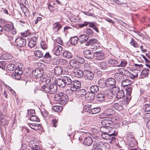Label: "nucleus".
Returning a JSON list of instances; mask_svg holds the SVG:
<instances>
[{
    "mask_svg": "<svg viewBox=\"0 0 150 150\" xmlns=\"http://www.w3.org/2000/svg\"><path fill=\"white\" fill-rule=\"evenodd\" d=\"M43 72V70L37 69L32 71V76L33 78L37 79L42 76Z\"/></svg>",
    "mask_w": 150,
    "mask_h": 150,
    "instance_id": "8",
    "label": "nucleus"
},
{
    "mask_svg": "<svg viewBox=\"0 0 150 150\" xmlns=\"http://www.w3.org/2000/svg\"><path fill=\"white\" fill-rule=\"evenodd\" d=\"M108 64L113 66H117L119 63V61L116 59H110L108 60Z\"/></svg>",
    "mask_w": 150,
    "mask_h": 150,
    "instance_id": "29",
    "label": "nucleus"
},
{
    "mask_svg": "<svg viewBox=\"0 0 150 150\" xmlns=\"http://www.w3.org/2000/svg\"><path fill=\"white\" fill-rule=\"evenodd\" d=\"M6 63L3 61L0 62V68L4 69L5 68Z\"/></svg>",
    "mask_w": 150,
    "mask_h": 150,
    "instance_id": "57",
    "label": "nucleus"
},
{
    "mask_svg": "<svg viewBox=\"0 0 150 150\" xmlns=\"http://www.w3.org/2000/svg\"><path fill=\"white\" fill-rule=\"evenodd\" d=\"M116 81L114 79L109 78L106 80V85H107V89H109L111 88L115 87V84Z\"/></svg>",
    "mask_w": 150,
    "mask_h": 150,
    "instance_id": "7",
    "label": "nucleus"
},
{
    "mask_svg": "<svg viewBox=\"0 0 150 150\" xmlns=\"http://www.w3.org/2000/svg\"><path fill=\"white\" fill-rule=\"evenodd\" d=\"M28 125L30 128L35 130H40L41 129V126L39 124L30 123Z\"/></svg>",
    "mask_w": 150,
    "mask_h": 150,
    "instance_id": "21",
    "label": "nucleus"
},
{
    "mask_svg": "<svg viewBox=\"0 0 150 150\" xmlns=\"http://www.w3.org/2000/svg\"><path fill=\"white\" fill-rule=\"evenodd\" d=\"M97 41L96 39L94 38H91L89 40V41H87L86 43H85V45H98Z\"/></svg>",
    "mask_w": 150,
    "mask_h": 150,
    "instance_id": "24",
    "label": "nucleus"
},
{
    "mask_svg": "<svg viewBox=\"0 0 150 150\" xmlns=\"http://www.w3.org/2000/svg\"><path fill=\"white\" fill-rule=\"evenodd\" d=\"M12 57V55L7 53H4L2 54L0 57L1 59H8Z\"/></svg>",
    "mask_w": 150,
    "mask_h": 150,
    "instance_id": "30",
    "label": "nucleus"
},
{
    "mask_svg": "<svg viewBox=\"0 0 150 150\" xmlns=\"http://www.w3.org/2000/svg\"><path fill=\"white\" fill-rule=\"evenodd\" d=\"M126 90V97L124 99L125 100H126L127 102H129L132 98L131 93L132 92V88L131 87H128Z\"/></svg>",
    "mask_w": 150,
    "mask_h": 150,
    "instance_id": "14",
    "label": "nucleus"
},
{
    "mask_svg": "<svg viewBox=\"0 0 150 150\" xmlns=\"http://www.w3.org/2000/svg\"><path fill=\"white\" fill-rule=\"evenodd\" d=\"M127 64V62L125 60H122L120 63L119 64V63L117 65V67H125Z\"/></svg>",
    "mask_w": 150,
    "mask_h": 150,
    "instance_id": "48",
    "label": "nucleus"
},
{
    "mask_svg": "<svg viewBox=\"0 0 150 150\" xmlns=\"http://www.w3.org/2000/svg\"><path fill=\"white\" fill-rule=\"evenodd\" d=\"M81 86L80 82L77 81H74L70 85V90L71 91H75L78 88H80Z\"/></svg>",
    "mask_w": 150,
    "mask_h": 150,
    "instance_id": "9",
    "label": "nucleus"
},
{
    "mask_svg": "<svg viewBox=\"0 0 150 150\" xmlns=\"http://www.w3.org/2000/svg\"><path fill=\"white\" fill-rule=\"evenodd\" d=\"M52 38L53 40H55L56 42L61 45H63V42L62 40V39L58 37L57 38L55 39L53 37Z\"/></svg>",
    "mask_w": 150,
    "mask_h": 150,
    "instance_id": "47",
    "label": "nucleus"
},
{
    "mask_svg": "<svg viewBox=\"0 0 150 150\" xmlns=\"http://www.w3.org/2000/svg\"><path fill=\"white\" fill-rule=\"evenodd\" d=\"M100 149H102L101 145L98 144H94L93 148L91 150H99Z\"/></svg>",
    "mask_w": 150,
    "mask_h": 150,
    "instance_id": "46",
    "label": "nucleus"
},
{
    "mask_svg": "<svg viewBox=\"0 0 150 150\" xmlns=\"http://www.w3.org/2000/svg\"><path fill=\"white\" fill-rule=\"evenodd\" d=\"M70 65L72 67L76 68L78 67V62L74 59L71 60L69 62Z\"/></svg>",
    "mask_w": 150,
    "mask_h": 150,
    "instance_id": "38",
    "label": "nucleus"
},
{
    "mask_svg": "<svg viewBox=\"0 0 150 150\" xmlns=\"http://www.w3.org/2000/svg\"><path fill=\"white\" fill-rule=\"evenodd\" d=\"M84 35H80L79 38V42H80L81 44L83 43L84 42Z\"/></svg>",
    "mask_w": 150,
    "mask_h": 150,
    "instance_id": "54",
    "label": "nucleus"
},
{
    "mask_svg": "<svg viewBox=\"0 0 150 150\" xmlns=\"http://www.w3.org/2000/svg\"><path fill=\"white\" fill-rule=\"evenodd\" d=\"M145 110L146 112H149L150 111V105L146 104L145 105Z\"/></svg>",
    "mask_w": 150,
    "mask_h": 150,
    "instance_id": "64",
    "label": "nucleus"
},
{
    "mask_svg": "<svg viewBox=\"0 0 150 150\" xmlns=\"http://www.w3.org/2000/svg\"><path fill=\"white\" fill-rule=\"evenodd\" d=\"M72 95H69L60 92L54 95V100L55 103L59 104L62 105H64L68 101H71L72 100Z\"/></svg>",
    "mask_w": 150,
    "mask_h": 150,
    "instance_id": "1",
    "label": "nucleus"
},
{
    "mask_svg": "<svg viewBox=\"0 0 150 150\" xmlns=\"http://www.w3.org/2000/svg\"><path fill=\"white\" fill-rule=\"evenodd\" d=\"M62 24L58 22L54 23L53 24V29L55 32H56L59 30L62 27Z\"/></svg>",
    "mask_w": 150,
    "mask_h": 150,
    "instance_id": "19",
    "label": "nucleus"
},
{
    "mask_svg": "<svg viewBox=\"0 0 150 150\" xmlns=\"http://www.w3.org/2000/svg\"><path fill=\"white\" fill-rule=\"evenodd\" d=\"M105 96L104 93H99L97 95V100L99 102H103L105 100Z\"/></svg>",
    "mask_w": 150,
    "mask_h": 150,
    "instance_id": "28",
    "label": "nucleus"
},
{
    "mask_svg": "<svg viewBox=\"0 0 150 150\" xmlns=\"http://www.w3.org/2000/svg\"><path fill=\"white\" fill-rule=\"evenodd\" d=\"M95 25L94 23L93 22H85V26L88 25L89 27L93 28Z\"/></svg>",
    "mask_w": 150,
    "mask_h": 150,
    "instance_id": "59",
    "label": "nucleus"
},
{
    "mask_svg": "<svg viewBox=\"0 0 150 150\" xmlns=\"http://www.w3.org/2000/svg\"><path fill=\"white\" fill-rule=\"evenodd\" d=\"M123 76L122 74H120L119 73H116L114 75V77L115 79L118 81H120Z\"/></svg>",
    "mask_w": 150,
    "mask_h": 150,
    "instance_id": "43",
    "label": "nucleus"
},
{
    "mask_svg": "<svg viewBox=\"0 0 150 150\" xmlns=\"http://www.w3.org/2000/svg\"><path fill=\"white\" fill-rule=\"evenodd\" d=\"M116 89L118 91L116 96V98L118 99L123 98L125 96L123 91L122 90H120V89L118 88H116Z\"/></svg>",
    "mask_w": 150,
    "mask_h": 150,
    "instance_id": "26",
    "label": "nucleus"
},
{
    "mask_svg": "<svg viewBox=\"0 0 150 150\" xmlns=\"http://www.w3.org/2000/svg\"><path fill=\"white\" fill-rule=\"evenodd\" d=\"M40 45L41 48L44 50H45L47 48V45L45 42H41L40 44Z\"/></svg>",
    "mask_w": 150,
    "mask_h": 150,
    "instance_id": "56",
    "label": "nucleus"
},
{
    "mask_svg": "<svg viewBox=\"0 0 150 150\" xmlns=\"http://www.w3.org/2000/svg\"><path fill=\"white\" fill-rule=\"evenodd\" d=\"M135 71H133L132 73H131L128 71V74L127 75L132 79L135 78L137 77L138 75L137 72H135Z\"/></svg>",
    "mask_w": 150,
    "mask_h": 150,
    "instance_id": "35",
    "label": "nucleus"
},
{
    "mask_svg": "<svg viewBox=\"0 0 150 150\" xmlns=\"http://www.w3.org/2000/svg\"><path fill=\"white\" fill-rule=\"evenodd\" d=\"M60 60L59 59L56 58L53 59L52 61V64L53 65H57L59 64Z\"/></svg>",
    "mask_w": 150,
    "mask_h": 150,
    "instance_id": "58",
    "label": "nucleus"
},
{
    "mask_svg": "<svg viewBox=\"0 0 150 150\" xmlns=\"http://www.w3.org/2000/svg\"><path fill=\"white\" fill-rule=\"evenodd\" d=\"M16 45L19 47L25 46L26 43V40L24 38L19 37L15 40Z\"/></svg>",
    "mask_w": 150,
    "mask_h": 150,
    "instance_id": "5",
    "label": "nucleus"
},
{
    "mask_svg": "<svg viewBox=\"0 0 150 150\" xmlns=\"http://www.w3.org/2000/svg\"><path fill=\"white\" fill-rule=\"evenodd\" d=\"M30 32L28 30H27L24 32L22 33V35L24 37H26L28 35H29Z\"/></svg>",
    "mask_w": 150,
    "mask_h": 150,
    "instance_id": "60",
    "label": "nucleus"
},
{
    "mask_svg": "<svg viewBox=\"0 0 150 150\" xmlns=\"http://www.w3.org/2000/svg\"><path fill=\"white\" fill-rule=\"evenodd\" d=\"M53 71L54 75L57 76L62 74V69L60 66H56L54 67Z\"/></svg>",
    "mask_w": 150,
    "mask_h": 150,
    "instance_id": "16",
    "label": "nucleus"
},
{
    "mask_svg": "<svg viewBox=\"0 0 150 150\" xmlns=\"http://www.w3.org/2000/svg\"><path fill=\"white\" fill-rule=\"evenodd\" d=\"M94 55L96 59L98 60H102L105 58L104 54L102 51L95 52L94 53Z\"/></svg>",
    "mask_w": 150,
    "mask_h": 150,
    "instance_id": "12",
    "label": "nucleus"
},
{
    "mask_svg": "<svg viewBox=\"0 0 150 150\" xmlns=\"http://www.w3.org/2000/svg\"><path fill=\"white\" fill-rule=\"evenodd\" d=\"M49 84H45L41 88V90L44 91L45 93L49 92L50 93V90L49 88Z\"/></svg>",
    "mask_w": 150,
    "mask_h": 150,
    "instance_id": "32",
    "label": "nucleus"
},
{
    "mask_svg": "<svg viewBox=\"0 0 150 150\" xmlns=\"http://www.w3.org/2000/svg\"><path fill=\"white\" fill-rule=\"evenodd\" d=\"M63 54L64 56L68 59L72 58L73 56L71 53L68 51L64 52Z\"/></svg>",
    "mask_w": 150,
    "mask_h": 150,
    "instance_id": "49",
    "label": "nucleus"
},
{
    "mask_svg": "<svg viewBox=\"0 0 150 150\" xmlns=\"http://www.w3.org/2000/svg\"><path fill=\"white\" fill-rule=\"evenodd\" d=\"M149 70L146 68H144L142 71V76L143 78L148 76L149 74Z\"/></svg>",
    "mask_w": 150,
    "mask_h": 150,
    "instance_id": "44",
    "label": "nucleus"
},
{
    "mask_svg": "<svg viewBox=\"0 0 150 150\" xmlns=\"http://www.w3.org/2000/svg\"><path fill=\"white\" fill-rule=\"evenodd\" d=\"M100 130L102 134H108L110 135H114L115 130L112 127L109 126H101L100 128Z\"/></svg>",
    "mask_w": 150,
    "mask_h": 150,
    "instance_id": "3",
    "label": "nucleus"
},
{
    "mask_svg": "<svg viewBox=\"0 0 150 150\" xmlns=\"http://www.w3.org/2000/svg\"><path fill=\"white\" fill-rule=\"evenodd\" d=\"M112 135H110L108 134H102L101 137L104 139L110 141L111 139V137Z\"/></svg>",
    "mask_w": 150,
    "mask_h": 150,
    "instance_id": "39",
    "label": "nucleus"
},
{
    "mask_svg": "<svg viewBox=\"0 0 150 150\" xmlns=\"http://www.w3.org/2000/svg\"><path fill=\"white\" fill-rule=\"evenodd\" d=\"M51 56L49 52L46 53L43 57L44 62L49 64L51 61Z\"/></svg>",
    "mask_w": 150,
    "mask_h": 150,
    "instance_id": "22",
    "label": "nucleus"
},
{
    "mask_svg": "<svg viewBox=\"0 0 150 150\" xmlns=\"http://www.w3.org/2000/svg\"><path fill=\"white\" fill-rule=\"evenodd\" d=\"M86 130H88V132H85V133H88V134H89L90 132H91V131H93V128L91 127H86L85 129Z\"/></svg>",
    "mask_w": 150,
    "mask_h": 150,
    "instance_id": "61",
    "label": "nucleus"
},
{
    "mask_svg": "<svg viewBox=\"0 0 150 150\" xmlns=\"http://www.w3.org/2000/svg\"><path fill=\"white\" fill-rule=\"evenodd\" d=\"M94 93L88 92L85 94V102H89L92 101L94 98Z\"/></svg>",
    "mask_w": 150,
    "mask_h": 150,
    "instance_id": "10",
    "label": "nucleus"
},
{
    "mask_svg": "<svg viewBox=\"0 0 150 150\" xmlns=\"http://www.w3.org/2000/svg\"><path fill=\"white\" fill-rule=\"evenodd\" d=\"M13 25L12 24H6L3 27L4 30L7 32H9L10 31V30H12L13 29Z\"/></svg>",
    "mask_w": 150,
    "mask_h": 150,
    "instance_id": "31",
    "label": "nucleus"
},
{
    "mask_svg": "<svg viewBox=\"0 0 150 150\" xmlns=\"http://www.w3.org/2000/svg\"><path fill=\"white\" fill-rule=\"evenodd\" d=\"M78 38L76 36H74L71 38V44L74 45L77 44L78 42Z\"/></svg>",
    "mask_w": 150,
    "mask_h": 150,
    "instance_id": "42",
    "label": "nucleus"
},
{
    "mask_svg": "<svg viewBox=\"0 0 150 150\" xmlns=\"http://www.w3.org/2000/svg\"><path fill=\"white\" fill-rule=\"evenodd\" d=\"M35 56L39 58L42 57L43 55V53L40 50H35L34 52Z\"/></svg>",
    "mask_w": 150,
    "mask_h": 150,
    "instance_id": "36",
    "label": "nucleus"
},
{
    "mask_svg": "<svg viewBox=\"0 0 150 150\" xmlns=\"http://www.w3.org/2000/svg\"><path fill=\"white\" fill-rule=\"evenodd\" d=\"M132 83V81L128 79H126L124 80L122 82V86L123 87L127 86L128 85H130Z\"/></svg>",
    "mask_w": 150,
    "mask_h": 150,
    "instance_id": "37",
    "label": "nucleus"
},
{
    "mask_svg": "<svg viewBox=\"0 0 150 150\" xmlns=\"http://www.w3.org/2000/svg\"><path fill=\"white\" fill-rule=\"evenodd\" d=\"M38 144L36 143L35 140H31L29 142L30 146L33 150H40Z\"/></svg>",
    "mask_w": 150,
    "mask_h": 150,
    "instance_id": "13",
    "label": "nucleus"
},
{
    "mask_svg": "<svg viewBox=\"0 0 150 150\" xmlns=\"http://www.w3.org/2000/svg\"><path fill=\"white\" fill-rule=\"evenodd\" d=\"M133 136L132 135V133L131 132L128 134L127 135V139L130 141H134V139L133 138Z\"/></svg>",
    "mask_w": 150,
    "mask_h": 150,
    "instance_id": "52",
    "label": "nucleus"
},
{
    "mask_svg": "<svg viewBox=\"0 0 150 150\" xmlns=\"http://www.w3.org/2000/svg\"><path fill=\"white\" fill-rule=\"evenodd\" d=\"M130 43L131 45L135 48H138L139 47V45L136 43V41L132 38V40L130 42Z\"/></svg>",
    "mask_w": 150,
    "mask_h": 150,
    "instance_id": "51",
    "label": "nucleus"
},
{
    "mask_svg": "<svg viewBox=\"0 0 150 150\" xmlns=\"http://www.w3.org/2000/svg\"><path fill=\"white\" fill-rule=\"evenodd\" d=\"M99 47V46L98 44V45H95L91 46V49L94 50H95L97 49Z\"/></svg>",
    "mask_w": 150,
    "mask_h": 150,
    "instance_id": "62",
    "label": "nucleus"
},
{
    "mask_svg": "<svg viewBox=\"0 0 150 150\" xmlns=\"http://www.w3.org/2000/svg\"><path fill=\"white\" fill-rule=\"evenodd\" d=\"M73 73L76 77L79 78L82 76L83 75V71L81 70L78 68L74 69Z\"/></svg>",
    "mask_w": 150,
    "mask_h": 150,
    "instance_id": "17",
    "label": "nucleus"
},
{
    "mask_svg": "<svg viewBox=\"0 0 150 150\" xmlns=\"http://www.w3.org/2000/svg\"><path fill=\"white\" fill-rule=\"evenodd\" d=\"M57 83L58 85L61 87L64 88L65 86L63 77L62 78L58 79Z\"/></svg>",
    "mask_w": 150,
    "mask_h": 150,
    "instance_id": "27",
    "label": "nucleus"
},
{
    "mask_svg": "<svg viewBox=\"0 0 150 150\" xmlns=\"http://www.w3.org/2000/svg\"><path fill=\"white\" fill-rule=\"evenodd\" d=\"M93 142V140L91 137L88 136L85 138V146H89L92 144Z\"/></svg>",
    "mask_w": 150,
    "mask_h": 150,
    "instance_id": "23",
    "label": "nucleus"
},
{
    "mask_svg": "<svg viewBox=\"0 0 150 150\" xmlns=\"http://www.w3.org/2000/svg\"><path fill=\"white\" fill-rule=\"evenodd\" d=\"M90 90L91 92L94 93V92H97L99 90L98 86L96 85H93L91 86L90 87Z\"/></svg>",
    "mask_w": 150,
    "mask_h": 150,
    "instance_id": "41",
    "label": "nucleus"
},
{
    "mask_svg": "<svg viewBox=\"0 0 150 150\" xmlns=\"http://www.w3.org/2000/svg\"><path fill=\"white\" fill-rule=\"evenodd\" d=\"M100 110V108L99 107L93 108L92 103H89L88 104L85 105V114L86 115L88 114L92 115L99 112Z\"/></svg>",
    "mask_w": 150,
    "mask_h": 150,
    "instance_id": "2",
    "label": "nucleus"
},
{
    "mask_svg": "<svg viewBox=\"0 0 150 150\" xmlns=\"http://www.w3.org/2000/svg\"><path fill=\"white\" fill-rule=\"evenodd\" d=\"M49 86L50 93H54L57 91V86L56 84L54 83H52L50 84H49Z\"/></svg>",
    "mask_w": 150,
    "mask_h": 150,
    "instance_id": "20",
    "label": "nucleus"
},
{
    "mask_svg": "<svg viewBox=\"0 0 150 150\" xmlns=\"http://www.w3.org/2000/svg\"><path fill=\"white\" fill-rule=\"evenodd\" d=\"M53 109L55 112H59L62 110V107L58 106H55L53 107Z\"/></svg>",
    "mask_w": 150,
    "mask_h": 150,
    "instance_id": "53",
    "label": "nucleus"
},
{
    "mask_svg": "<svg viewBox=\"0 0 150 150\" xmlns=\"http://www.w3.org/2000/svg\"><path fill=\"white\" fill-rule=\"evenodd\" d=\"M98 83L100 87L102 88H105L107 89L106 81H105L103 79H100L98 81Z\"/></svg>",
    "mask_w": 150,
    "mask_h": 150,
    "instance_id": "25",
    "label": "nucleus"
},
{
    "mask_svg": "<svg viewBox=\"0 0 150 150\" xmlns=\"http://www.w3.org/2000/svg\"><path fill=\"white\" fill-rule=\"evenodd\" d=\"M85 77L86 79L90 80H92L94 77V75L92 72L90 71H85Z\"/></svg>",
    "mask_w": 150,
    "mask_h": 150,
    "instance_id": "18",
    "label": "nucleus"
},
{
    "mask_svg": "<svg viewBox=\"0 0 150 150\" xmlns=\"http://www.w3.org/2000/svg\"><path fill=\"white\" fill-rule=\"evenodd\" d=\"M37 37H32L29 42L28 46L31 48L35 47L37 43Z\"/></svg>",
    "mask_w": 150,
    "mask_h": 150,
    "instance_id": "15",
    "label": "nucleus"
},
{
    "mask_svg": "<svg viewBox=\"0 0 150 150\" xmlns=\"http://www.w3.org/2000/svg\"><path fill=\"white\" fill-rule=\"evenodd\" d=\"M98 66L101 69H105L107 68L108 66L107 62H106L103 61L98 63Z\"/></svg>",
    "mask_w": 150,
    "mask_h": 150,
    "instance_id": "33",
    "label": "nucleus"
},
{
    "mask_svg": "<svg viewBox=\"0 0 150 150\" xmlns=\"http://www.w3.org/2000/svg\"><path fill=\"white\" fill-rule=\"evenodd\" d=\"M62 50V47L60 45L57 44L54 45L53 50L56 55L58 56L61 53Z\"/></svg>",
    "mask_w": 150,
    "mask_h": 150,
    "instance_id": "11",
    "label": "nucleus"
},
{
    "mask_svg": "<svg viewBox=\"0 0 150 150\" xmlns=\"http://www.w3.org/2000/svg\"><path fill=\"white\" fill-rule=\"evenodd\" d=\"M65 85H69L70 86L72 82L70 78L68 76H64L63 77Z\"/></svg>",
    "mask_w": 150,
    "mask_h": 150,
    "instance_id": "34",
    "label": "nucleus"
},
{
    "mask_svg": "<svg viewBox=\"0 0 150 150\" xmlns=\"http://www.w3.org/2000/svg\"><path fill=\"white\" fill-rule=\"evenodd\" d=\"M129 102H127L126 100H125L124 99L122 101H119V103H115L112 106V108L117 110L120 111L123 109V105H126Z\"/></svg>",
    "mask_w": 150,
    "mask_h": 150,
    "instance_id": "4",
    "label": "nucleus"
},
{
    "mask_svg": "<svg viewBox=\"0 0 150 150\" xmlns=\"http://www.w3.org/2000/svg\"><path fill=\"white\" fill-rule=\"evenodd\" d=\"M22 73V71L21 69L19 68L15 69L14 71H13L11 74V76L13 79L18 80L20 79V75Z\"/></svg>",
    "mask_w": 150,
    "mask_h": 150,
    "instance_id": "6",
    "label": "nucleus"
},
{
    "mask_svg": "<svg viewBox=\"0 0 150 150\" xmlns=\"http://www.w3.org/2000/svg\"><path fill=\"white\" fill-rule=\"evenodd\" d=\"M29 117L30 120L33 121L39 122L40 121V120L38 117L35 115H32Z\"/></svg>",
    "mask_w": 150,
    "mask_h": 150,
    "instance_id": "45",
    "label": "nucleus"
},
{
    "mask_svg": "<svg viewBox=\"0 0 150 150\" xmlns=\"http://www.w3.org/2000/svg\"><path fill=\"white\" fill-rule=\"evenodd\" d=\"M101 122L102 125H104V126H108L110 125L109 120L108 119L103 120Z\"/></svg>",
    "mask_w": 150,
    "mask_h": 150,
    "instance_id": "50",
    "label": "nucleus"
},
{
    "mask_svg": "<svg viewBox=\"0 0 150 150\" xmlns=\"http://www.w3.org/2000/svg\"><path fill=\"white\" fill-rule=\"evenodd\" d=\"M15 65L13 64L8 65L7 67V69L9 71H13L14 69Z\"/></svg>",
    "mask_w": 150,
    "mask_h": 150,
    "instance_id": "55",
    "label": "nucleus"
},
{
    "mask_svg": "<svg viewBox=\"0 0 150 150\" xmlns=\"http://www.w3.org/2000/svg\"><path fill=\"white\" fill-rule=\"evenodd\" d=\"M85 57L88 59H91L92 58V55L91 54L90 51L89 50H85Z\"/></svg>",
    "mask_w": 150,
    "mask_h": 150,
    "instance_id": "40",
    "label": "nucleus"
},
{
    "mask_svg": "<svg viewBox=\"0 0 150 150\" xmlns=\"http://www.w3.org/2000/svg\"><path fill=\"white\" fill-rule=\"evenodd\" d=\"M6 87L8 88V89H9L10 91L11 92V93L13 95H16V93L13 90L12 88H11L9 86H6Z\"/></svg>",
    "mask_w": 150,
    "mask_h": 150,
    "instance_id": "63",
    "label": "nucleus"
}]
</instances>
